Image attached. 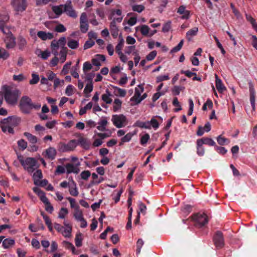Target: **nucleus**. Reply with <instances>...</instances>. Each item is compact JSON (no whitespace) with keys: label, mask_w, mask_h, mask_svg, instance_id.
Returning <instances> with one entry per match:
<instances>
[{"label":"nucleus","mask_w":257,"mask_h":257,"mask_svg":"<svg viewBox=\"0 0 257 257\" xmlns=\"http://www.w3.org/2000/svg\"><path fill=\"white\" fill-rule=\"evenodd\" d=\"M19 107L23 113L30 114L33 109H39L41 104L39 103H33L32 99L28 96H23L20 100Z\"/></svg>","instance_id":"1"},{"label":"nucleus","mask_w":257,"mask_h":257,"mask_svg":"<svg viewBox=\"0 0 257 257\" xmlns=\"http://www.w3.org/2000/svg\"><path fill=\"white\" fill-rule=\"evenodd\" d=\"M4 97L6 101L9 104H14L18 100L20 94L18 90H11L8 86H4Z\"/></svg>","instance_id":"2"},{"label":"nucleus","mask_w":257,"mask_h":257,"mask_svg":"<svg viewBox=\"0 0 257 257\" xmlns=\"http://www.w3.org/2000/svg\"><path fill=\"white\" fill-rule=\"evenodd\" d=\"M194 222V225L198 228L204 226L208 222L207 216L205 213H195L190 217Z\"/></svg>","instance_id":"3"},{"label":"nucleus","mask_w":257,"mask_h":257,"mask_svg":"<svg viewBox=\"0 0 257 257\" xmlns=\"http://www.w3.org/2000/svg\"><path fill=\"white\" fill-rule=\"evenodd\" d=\"M77 146L76 140H71L67 144L60 142L58 144V150L60 152H67L73 151Z\"/></svg>","instance_id":"4"},{"label":"nucleus","mask_w":257,"mask_h":257,"mask_svg":"<svg viewBox=\"0 0 257 257\" xmlns=\"http://www.w3.org/2000/svg\"><path fill=\"white\" fill-rule=\"evenodd\" d=\"M213 241L217 249L223 247L224 245L223 233L220 231H216L213 237Z\"/></svg>","instance_id":"5"},{"label":"nucleus","mask_w":257,"mask_h":257,"mask_svg":"<svg viewBox=\"0 0 257 257\" xmlns=\"http://www.w3.org/2000/svg\"><path fill=\"white\" fill-rule=\"evenodd\" d=\"M11 5L14 10L17 12H23L27 7V3L26 0H13Z\"/></svg>","instance_id":"6"},{"label":"nucleus","mask_w":257,"mask_h":257,"mask_svg":"<svg viewBox=\"0 0 257 257\" xmlns=\"http://www.w3.org/2000/svg\"><path fill=\"white\" fill-rule=\"evenodd\" d=\"M126 117L122 114H113L112 116L111 121L113 124L117 128L123 126L124 123L126 122Z\"/></svg>","instance_id":"7"},{"label":"nucleus","mask_w":257,"mask_h":257,"mask_svg":"<svg viewBox=\"0 0 257 257\" xmlns=\"http://www.w3.org/2000/svg\"><path fill=\"white\" fill-rule=\"evenodd\" d=\"M21 121V118L16 116H9L2 120L1 122L3 124H6L13 127L17 126Z\"/></svg>","instance_id":"8"},{"label":"nucleus","mask_w":257,"mask_h":257,"mask_svg":"<svg viewBox=\"0 0 257 257\" xmlns=\"http://www.w3.org/2000/svg\"><path fill=\"white\" fill-rule=\"evenodd\" d=\"M248 86L249 89V95H250V102L251 106L253 110L255 109V91L254 88V86L251 82H248Z\"/></svg>","instance_id":"9"},{"label":"nucleus","mask_w":257,"mask_h":257,"mask_svg":"<svg viewBox=\"0 0 257 257\" xmlns=\"http://www.w3.org/2000/svg\"><path fill=\"white\" fill-rule=\"evenodd\" d=\"M78 138L77 141V145L79 144L81 147L85 150H88L90 147V143L86 138H84L82 134H78L76 135Z\"/></svg>","instance_id":"10"},{"label":"nucleus","mask_w":257,"mask_h":257,"mask_svg":"<svg viewBox=\"0 0 257 257\" xmlns=\"http://www.w3.org/2000/svg\"><path fill=\"white\" fill-rule=\"evenodd\" d=\"M64 12L70 17L75 18L77 17V14L75 11L73 9L71 2L64 5Z\"/></svg>","instance_id":"11"},{"label":"nucleus","mask_w":257,"mask_h":257,"mask_svg":"<svg viewBox=\"0 0 257 257\" xmlns=\"http://www.w3.org/2000/svg\"><path fill=\"white\" fill-rule=\"evenodd\" d=\"M34 192L36 193L40 198V200L42 202H43L45 205L47 204H49V201L48 199L45 195V193L41 190L38 187H34L33 189Z\"/></svg>","instance_id":"12"},{"label":"nucleus","mask_w":257,"mask_h":257,"mask_svg":"<svg viewBox=\"0 0 257 257\" xmlns=\"http://www.w3.org/2000/svg\"><path fill=\"white\" fill-rule=\"evenodd\" d=\"M57 155V152L56 149L53 147H49L46 150L45 152L43 153V155H44L45 157L48 159L53 160L55 159Z\"/></svg>","instance_id":"13"},{"label":"nucleus","mask_w":257,"mask_h":257,"mask_svg":"<svg viewBox=\"0 0 257 257\" xmlns=\"http://www.w3.org/2000/svg\"><path fill=\"white\" fill-rule=\"evenodd\" d=\"M105 60V57L103 55L101 54H97L96 55L95 58H93L92 59V63L93 65L98 67L97 69H95L96 71L98 70L99 68V66L101 65L100 62H103Z\"/></svg>","instance_id":"14"},{"label":"nucleus","mask_w":257,"mask_h":257,"mask_svg":"<svg viewBox=\"0 0 257 257\" xmlns=\"http://www.w3.org/2000/svg\"><path fill=\"white\" fill-rule=\"evenodd\" d=\"M186 7L183 6H180L177 10V13L180 15H182L181 16L182 19L187 20L190 17V11L185 10Z\"/></svg>","instance_id":"15"},{"label":"nucleus","mask_w":257,"mask_h":257,"mask_svg":"<svg viewBox=\"0 0 257 257\" xmlns=\"http://www.w3.org/2000/svg\"><path fill=\"white\" fill-rule=\"evenodd\" d=\"M15 38L13 34L7 36V38L5 40L6 43V47L8 49L13 48L16 46Z\"/></svg>","instance_id":"16"},{"label":"nucleus","mask_w":257,"mask_h":257,"mask_svg":"<svg viewBox=\"0 0 257 257\" xmlns=\"http://www.w3.org/2000/svg\"><path fill=\"white\" fill-rule=\"evenodd\" d=\"M38 36L42 40H51L53 38V34L51 33H46V32L40 31L37 33Z\"/></svg>","instance_id":"17"},{"label":"nucleus","mask_w":257,"mask_h":257,"mask_svg":"<svg viewBox=\"0 0 257 257\" xmlns=\"http://www.w3.org/2000/svg\"><path fill=\"white\" fill-rule=\"evenodd\" d=\"M64 5H60L59 6H54L52 7V11L56 15L55 18H58L64 12Z\"/></svg>","instance_id":"18"},{"label":"nucleus","mask_w":257,"mask_h":257,"mask_svg":"<svg viewBox=\"0 0 257 257\" xmlns=\"http://www.w3.org/2000/svg\"><path fill=\"white\" fill-rule=\"evenodd\" d=\"M215 77L216 89L219 93H222L226 89V88L222 84L221 80L218 78L216 74H215Z\"/></svg>","instance_id":"19"},{"label":"nucleus","mask_w":257,"mask_h":257,"mask_svg":"<svg viewBox=\"0 0 257 257\" xmlns=\"http://www.w3.org/2000/svg\"><path fill=\"white\" fill-rule=\"evenodd\" d=\"M110 30L112 36L114 38H117L118 35V29L116 24H115V20H112L110 24Z\"/></svg>","instance_id":"20"},{"label":"nucleus","mask_w":257,"mask_h":257,"mask_svg":"<svg viewBox=\"0 0 257 257\" xmlns=\"http://www.w3.org/2000/svg\"><path fill=\"white\" fill-rule=\"evenodd\" d=\"M69 191L73 196H77L79 194L76 183L74 180H72V184H69Z\"/></svg>","instance_id":"21"},{"label":"nucleus","mask_w":257,"mask_h":257,"mask_svg":"<svg viewBox=\"0 0 257 257\" xmlns=\"http://www.w3.org/2000/svg\"><path fill=\"white\" fill-rule=\"evenodd\" d=\"M37 161L34 158L28 157L25 160V169H26V166L30 167V169H33V167H34L36 166Z\"/></svg>","instance_id":"22"},{"label":"nucleus","mask_w":257,"mask_h":257,"mask_svg":"<svg viewBox=\"0 0 257 257\" xmlns=\"http://www.w3.org/2000/svg\"><path fill=\"white\" fill-rule=\"evenodd\" d=\"M202 145L205 144L209 146H215V142L211 138L204 137L197 140Z\"/></svg>","instance_id":"23"},{"label":"nucleus","mask_w":257,"mask_h":257,"mask_svg":"<svg viewBox=\"0 0 257 257\" xmlns=\"http://www.w3.org/2000/svg\"><path fill=\"white\" fill-rule=\"evenodd\" d=\"M65 167L67 170V174H70L71 173H74L75 174L78 173L79 169L77 167L74 166V165L73 164H67L65 166Z\"/></svg>","instance_id":"24"},{"label":"nucleus","mask_w":257,"mask_h":257,"mask_svg":"<svg viewBox=\"0 0 257 257\" xmlns=\"http://www.w3.org/2000/svg\"><path fill=\"white\" fill-rule=\"evenodd\" d=\"M75 219L77 221H81L84 219L83 212L81 210L79 209V206H77L74 210L73 214Z\"/></svg>","instance_id":"25"},{"label":"nucleus","mask_w":257,"mask_h":257,"mask_svg":"<svg viewBox=\"0 0 257 257\" xmlns=\"http://www.w3.org/2000/svg\"><path fill=\"white\" fill-rule=\"evenodd\" d=\"M15 243V241L14 239L9 238L3 240L2 245L4 248H9L14 245Z\"/></svg>","instance_id":"26"},{"label":"nucleus","mask_w":257,"mask_h":257,"mask_svg":"<svg viewBox=\"0 0 257 257\" xmlns=\"http://www.w3.org/2000/svg\"><path fill=\"white\" fill-rule=\"evenodd\" d=\"M198 31V29L197 27H194V28L190 29L186 33V39L188 41H190L193 36H196L197 35Z\"/></svg>","instance_id":"27"},{"label":"nucleus","mask_w":257,"mask_h":257,"mask_svg":"<svg viewBox=\"0 0 257 257\" xmlns=\"http://www.w3.org/2000/svg\"><path fill=\"white\" fill-rule=\"evenodd\" d=\"M196 149L197 154L199 156H203L205 154V149L203 147V145L198 140L196 141Z\"/></svg>","instance_id":"28"},{"label":"nucleus","mask_w":257,"mask_h":257,"mask_svg":"<svg viewBox=\"0 0 257 257\" xmlns=\"http://www.w3.org/2000/svg\"><path fill=\"white\" fill-rule=\"evenodd\" d=\"M135 126L146 129H151L149 121L143 122L140 120H137L135 123Z\"/></svg>","instance_id":"29"},{"label":"nucleus","mask_w":257,"mask_h":257,"mask_svg":"<svg viewBox=\"0 0 257 257\" xmlns=\"http://www.w3.org/2000/svg\"><path fill=\"white\" fill-rule=\"evenodd\" d=\"M27 44V42L25 38H23L22 36H20L18 38V47L19 49L22 51L24 50L26 48V45Z\"/></svg>","instance_id":"30"},{"label":"nucleus","mask_w":257,"mask_h":257,"mask_svg":"<svg viewBox=\"0 0 257 257\" xmlns=\"http://www.w3.org/2000/svg\"><path fill=\"white\" fill-rule=\"evenodd\" d=\"M10 17L8 14L5 13L0 14V27H2L5 26L9 22Z\"/></svg>","instance_id":"31"},{"label":"nucleus","mask_w":257,"mask_h":257,"mask_svg":"<svg viewBox=\"0 0 257 257\" xmlns=\"http://www.w3.org/2000/svg\"><path fill=\"white\" fill-rule=\"evenodd\" d=\"M24 135L27 138L30 143L35 144L37 143L38 139L35 136L28 132L24 133Z\"/></svg>","instance_id":"32"},{"label":"nucleus","mask_w":257,"mask_h":257,"mask_svg":"<svg viewBox=\"0 0 257 257\" xmlns=\"http://www.w3.org/2000/svg\"><path fill=\"white\" fill-rule=\"evenodd\" d=\"M98 125L97 126V128L101 132H103L107 130L106 128V126L108 124V121L105 119H101L98 122Z\"/></svg>","instance_id":"33"},{"label":"nucleus","mask_w":257,"mask_h":257,"mask_svg":"<svg viewBox=\"0 0 257 257\" xmlns=\"http://www.w3.org/2000/svg\"><path fill=\"white\" fill-rule=\"evenodd\" d=\"M111 93L108 89L106 90V93L102 94V99L107 104H110L112 102V99L110 98Z\"/></svg>","instance_id":"34"},{"label":"nucleus","mask_w":257,"mask_h":257,"mask_svg":"<svg viewBox=\"0 0 257 257\" xmlns=\"http://www.w3.org/2000/svg\"><path fill=\"white\" fill-rule=\"evenodd\" d=\"M155 117H158L160 119H162L161 117L160 116H153L150 121H149L150 126H152L155 130L157 129L159 127V123L157 119H155Z\"/></svg>","instance_id":"35"},{"label":"nucleus","mask_w":257,"mask_h":257,"mask_svg":"<svg viewBox=\"0 0 257 257\" xmlns=\"http://www.w3.org/2000/svg\"><path fill=\"white\" fill-rule=\"evenodd\" d=\"M43 175L41 170H37L33 174V178L34 179V184L36 185H38V180L42 178Z\"/></svg>","instance_id":"36"},{"label":"nucleus","mask_w":257,"mask_h":257,"mask_svg":"<svg viewBox=\"0 0 257 257\" xmlns=\"http://www.w3.org/2000/svg\"><path fill=\"white\" fill-rule=\"evenodd\" d=\"M124 43V40L123 39L122 36L121 35H119V42L118 43L117 45H116V46L115 47V51L117 53L121 52V49L123 47Z\"/></svg>","instance_id":"37"},{"label":"nucleus","mask_w":257,"mask_h":257,"mask_svg":"<svg viewBox=\"0 0 257 257\" xmlns=\"http://www.w3.org/2000/svg\"><path fill=\"white\" fill-rule=\"evenodd\" d=\"M67 45L72 49H76L79 47V44L78 41L76 40L70 39L68 41Z\"/></svg>","instance_id":"38"},{"label":"nucleus","mask_w":257,"mask_h":257,"mask_svg":"<svg viewBox=\"0 0 257 257\" xmlns=\"http://www.w3.org/2000/svg\"><path fill=\"white\" fill-rule=\"evenodd\" d=\"M67 48L66 47L61 48V50L60 52V59L62 63L64 62L66 59L67 54Z\"/></svg>","instance_id":"39"},{"label":"nucleus","mask_w":257,"mask_h":257,"mask_svg":"<svg viewBox=\"0 0 257 257\" xmlns=\"http://www.w3.org/2000/svg\"><path fill=\"white\" fill-rule=\"evenodd\" d=\"M93 104L91 102H89L83 108H81L79 111V114L82 115L86 113V111L88 109H91Z\"/></svg>","instance_id":"40"},{"label":"nucleus","mask_w":257,"mask_h":257,"mask_svg":"<svg viewBox=\"0 0 257 257\" xmlns=\"http://www.w3.org/2000/svg\"><path fill=\"white\" fill-rule=\"evenodd\" d=\"M114 88L115 89V92L117 93H115L116 95H118L120 97H124L125 96L126 92L125 89H123L117 87H114Z\"/></svg>","instance_id":"41"},{"label":"nucleus","mask_w":257,"mask_h":257,"mask_svg":"<svg viewBox=\"0 0 257 257\" xmlns=\"http://www.w3.org/2000/svg\"><path fill=\"white\" fill-rule=\"evenodd\" d=\"M217 141L218 143L221 146L227 144L229 143L228 139H226L224 137H222L221 135L219 136L217 138Z\"/></svg>","instance_id":"42"},{"label":"nucleus","mask_w":257,"mask_h":257,"mask_svg":"<svg viewBox=\"0 0 257 257\" xmlns=\"http://www.w3.org/2000/svg\"><path fill=\"white\" fill-rule=\"evenodd\" d=\"M114 105L113 107V111L114 112H116L119 109L121 108L122 102L120 99L116 98L114 100Z\"/></svg>","instance_id":"43"},{"label":"nucleus","mask_w":257,"mask_h":257,"mask_svg":"<svg viewBox=\"0 0 257 257\" xmlns=\"http://www.w3.org/2000/svg\"><path fill=\"white\" fill-rule=\"evenodd\" d=\"M32 79L30 81V84L31 85L36 84L38 83L40 80L39 76L36 73L32 74Z\"/></svg>","instance_id":"44"},{"label":"nucleus","mask_w":257,"mask_h":257,"mask_svg":"<svg viewBox=\"0 0 257 257\" xmlns=\"http://www.w3.org/2000/svg\"><path fill=\"white\" fill-rule=\"evenodd\" d=\"M133 137V135L131 133H127L121 139V143L119 145H121L123 143L129 142Z\"/></svg>","instance_id":"45"},{"label":"nucleus","mask_w":257,"mask_h":257,"mask_svg":"<svg viewBox=\"0 0 257 257\" xmlns=\"http://www.w3.org/2000/svg\"><path fill=\"white\" fill-rule=\"evenodd\" d=\"M72 227H69V228H66L63 229L61 233H62L63 235L66 237H69L71 236V232H72Z\"/></svg>","instance_id":"46"},{"label":"nucleus","mask_w":257,"mask_h":257,"mask_svg":"<svg viewBox=\"0 0 257 257\" xmlns=\"http://www.w3.org/2000/svg\"><path fill=\"white\" fill-rule=\"evenodd\" d=\"M18 145L22 150H24L27 148L28 144L24 139H21L18 141Z\"/></svg>","instance_id":"47"},{"label":"nucleus","mask_w":257,"mask_h":257,"mask_svg":"<svg viewBox=\"0 0 257 257\" xmlns=\"http://www.w3.org/2000/svg\"><path fill=\"white\" fill-rule=\"evenodd\" d=\"M82 234L79 233L77 234L75 238V244L77 247H80L82 245V239L81 237Z\"/></svg>","instance_id":"48"},{"label":"nucleus","mask_w":257,"mask_h":257,"mask_svg":"<svg viewBox=\"0 0 257 257\" xmlns=\"http://www.w3.org/2000/svg\"><path fill=\"white\" fill-rule=\"evenodd\" d=\"M183 44H184V40H181L180 42H179V43L178 44V45L176 46V47H174L171 50L170 53H176V52H177L178 51H180L181 50V49L182 48V47L183 45Z\"/></svg>","instance_id":"49"},{"label":"nucleus","mask_w":257,"mask_h":257,"mask_svg":"<svg viewBox=\"0 0 257 257\" xmlns=\"http://www.w3.org/2000/svg\"><path fill=\"white\" fill-rule=\"evenodd\" d=\"M9 57V53L5 49L0 48V59L6 60Z\"/></svg>","instance_id":"50"},{"label":"nucleus","mask_w":257,"mask_h":257,"mask_svg":"<svg viewBox=\"0 0 257 257\" xmlns=\"http://www.w3.org/2000/svg\"><path fill=\"white\" fill-rule=\"evenodd\" d=\"M91 176V173L88 170L82 171L80 174L81 179L84 180H87Z\"/></svg>","instance_id":"51"},{"label":"nucleus","mask_w":257,"mask_h":257,"mask_svg":"<svg viewBox=\"0 0 257 257\" xmlns=\"http://www.w3.org/2000/svg\"><path fill=\"white\" fill-rule=\"evenodd\" d=\"M150 139V135L149 134H145L143 135L140 140V143L142 145L145 146Z\"/></svg>","instance_id":"52"},{"label":"nucleus","mask_w":257,"mask_h":257,"mask_svg":"<svg viewBox=\"0 0 257 257\" xmlns=\"http://www.w3.org/2000/svg\"><path fill=\"white\" fill-rule=\"evenodd\" d=\"M68 213V210L66 208H62L59 212L58 217L63 219Z\"/></svg>","instance_id":"53"},{"label":"nucleus","mask_w":257,"mask_h":257,"mask_svg":"<svg viewBox=\"0 0 257 257\" xmlns=\"http://www.w3.org/2000/svg\"><path fill=\"white\" fill-rule=\"evenodd\" d=\"M132 10L134 12L141 13L145 10V7L142 5H137L132 6Z\"/></svg>","instance_id":"54"},{"label":"nucleus","mask_w":257,"mask_h":257,"mask_svg":"<svg viewBox=\"0 0 257 257\" xmlns=\"http://www.w3.org/2000/svg\"><path fill=\"white\" fill-rule=\"evenodd\" d=\"M56 0H36V5L37 6L46 5L51 2H56Z\"/></svg>","instance_id":"55"},{"label":"nucleus","mask_w":257,"mask_h":257,"mask_svg":"<svg viewBox=\"0 0 257 257\" xmlns=\"http://www.w3.org/2000/svg\"><path fill=\"white\" fill-rule=\"evenodd\" d=\"M93 88V86L92 83H88L84 89V93L85 94L90 93L91 91H92Z\"/></svg>","instance_id":"56"},{"label":"nucleus","mask_w":257,"mask_h":257,"mask_svg":"<svg viewBox=\"0 0 257 257\" xmlns=\"http://www.w3.org/2000/svg\"><path fill=\"white\" fill-rule=\"evenodd\" d=\"M63 245L67 249H71L72 252H74V250H75V248L73 244L68 241H64L63 242Z\"/></svg>","instance_id":"57"},{"label":"nucleus","mask_w":257,"mask_h":257,"mask_svg":"<svg viewBox=\"0 0 257 257\" xmlns=\"http://www.w3.org/2000/svg\"><path fill=\"white\" fill-rule=\"evenodd\" d=\"M150 31L149 27L147 25H143L141 28V34L144 36H147Z\"/></svg>","instance_id":"58"},{"label":"nucleus","mask_w":257,"mask_h":257,"mask_svg":"<svg viewBox=\"0 0 257 257\" xmlns=\"http://www.w3.org/2000/svg\"><path fill=\"white\" fill-rule=\"evenodd\" d=\"M89 25L88 23H80V29L82 33H86L88 30Z\"/></svg>","instance_id":"59"},{"label":"nucleus","mask_w":257,"mask_h":257,"mask_svg":"<svg viewBox=\"0 0 257 257\" xmlns=\"http://www.w3.org/2000/svg\"><path fill=\"white\" fill-rule=\"evenodd\" d=\"M245 17L247 21L251 23L253 28L257 27V24L255 22V20L251 16L246 14Z\"/></svg>","instance_id":"60"},{"label":"nucleus","mask_w":257,"mask_h":257,"mask_svg":"<svg viewBox=\"0 0 257 257\" xmlns=\"http://www.w3.org/2000/svg\"><path fill=\"white\" fill-rule=\"evenodd\" d=\"M55 30L57 32L62 33L65 32L66 29L63 25L60 24L56 26Z\"/></svg>","instance_id":"61"},{"label":"nucleus","mask_w":257,"mask_h":257,"mask_svg":"<svg viewBox=\"0 0 257 257\" xmlns=\"http://www.w3.org/2000/svg\"><path fill=\"white\" fill-rule=\"evenodd\" d=\"M92 68V65L90 63V62L87 61L84 62L83 64V71L84 73H85L86 71L91 70Z\"/></svg>","instance_id":"62"},{"label":"nucleus","mask_w":257,"mask_h":257,"mask_svg":"<svg viewBox=\"0 0 257 257\" xmlns=\"http://www.w3.org/2000/svg\"><path fill=\"white\" fill-rule=\"evenodd\" d=\"M65 172V168L61 165H58L57 167L56 170L55 172V175H59L61 174L64 173Z\"/></svg>","instance_id":"63"},{"label":"nucleus","mask_w":257,"mask_h":257,"mask_svg":"<svg viewBox=\"0 0 257 257\" xmlns=\"http://www.w3.org/2000/svg\"><path fill=\"white\" fill-rule=\"evenodd\" d=\"M74 87L72 85H69L67 86L65 90V93L67 96H71L73 93Z\"/></svg>","instance_id":"64"}]
</instances>
